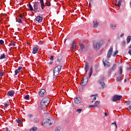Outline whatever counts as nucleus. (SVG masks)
<instances>
[{
  "label": "nucleus",
  "instance_id": "obj_54",
  "mask_svg": "<svg viewBox=\"0 0 131 131\" xmlns=\"http://www.w3.org/2000/svg\"><path fill=\"white\" fill-rule=\"evenodd\" d=\"M22 69V67H19V68L17 69L20 72V70H21Z\"/></svg>",
  "mask_w": 131,
  "mask_h": 131
},
{
  "label": "nucleus",
  "instance_id": "obj_30",
  "mask_svg": "<svg viewBox=\"0 0 131 131\" xmlns=\"http://www.w3.org/2000/svg\"><path fill=\"white\" fill-rule=\"evenodd\" d=\"M37 130V127H33L31 129L30 131H36Z\"/></svg>",
  "mask_w": 131,
  "mask_h": 131
},
{
  "label": "nucleus",
  "instance_id": "obj_48",
  "mask_svg": "<svg viewBox=\"0 0 131 131\" xmlns=\"http://www.w3.org/2000/svg\"><path fill=\"white\" fill-rule=\"evenodd\" d=\"M54 131H60V127H57Z\"/></svg>",
  "mask_w": 131,
  "mask_h": 131
},
{
  "label": "nucleus",
  "instance_id": "obj_34",
  "mask_svg": "<svg viewBox=\"0 0 131 131\" xmlns=\"http://www.w3.org/2000/svg\"><path fill=\"white\" fill-rule=\"evenodd\" d=\"M19 72H20V71L18 69H16L15 70L14 75H17V74H18V73H19Z\"/></svg>",
  "mask_w": 131,
  "mask_h": 131
},
{
  "label": "nucleus",
  "instance_id": "obj_7",
  "mask_svg": "<svg viewBox=\"0 0 131 131\" xmlns=\"http://www.w3.org/2000/svg\"><path fill=\"white\" fill-rule=\"evenodd\" d=\"M122 98V96L115 95L113 98V102H116L117 101H120Z\"/></svg>",
  "mask_w": 131,
  "mask_h": 131
},
{
  "label": "nucleus",
  "instance_id": "obj_53",
  "mask_svg": "<svg viewBox=\"0 0 131 131\" xmlns=\"http://www.w3.org/2000/svg\"><path fill=\"white\" fill-rule=\"evenodd\" d=\"M96 100H97V97L95 96L93 99V101H96Z\"/></svg>",
  "mask_w": 131,
  "mask_h": 131
},
{
  "label": "nucleus",
  "instance_id": "obj_37",
  "mask_svg": "<svg viewBox=\"0 0 131 131\" xmlns=\"http://www.w3.org/2000/svg\"><path fill=\"white\" fill-rule=\"evenodd\" d=\"M25 99L26 100H29V95H27L26 96H25Z\"/></svg>",
  "mask_w": 131,
  "mask_h": 131
},
{
  "label": "nucleus",
  "instance_id": "obj_22",
  "mask_svg": "<svg viewBox=\"0 0 131 131\" xmlns=\"http://www.w3.org/2000/svg\"><path fill=\"white\" fill-rule=\"evenodd\" d=\"M27 6L29 8L30 11H34V9H33V7H32V5H31L30 3H29V4H28Z\"/></svg>",
  "mask_w": 131,
  "mask_h": 131
},
{
  "label": "nucleus",
  "instance_id": "obj_12",
  "mask_svg": "<svg viewBox=\"0 0 131 131\" xmlns=\"http://www.w3.org/2000/svg\"><path fill=\"white\" fill-rule=\"evenodd\" d=\"M86 78L87 79L86 80L85 82H84V78H82L81 84H80L81 86H84V85H85V84L88 83V81H89V79H88V77Z\"/></svg>",
  "mask_w": 131,
  "mask_h": 131
},
{
  "label": "nucleus",
  "instance_id": "obj_52",
  "mask_svg": "<svg viewBox=\"0 0 131 131\" xmlns=\"http://www.w3.org/2000/svg\"><path fill=\"white\" fill-rule=\"evenodd\" d=\"M122 45L123 46H125V41H123L122 42Z\"/></svg>",
  "mask_w": 131,
  "mask_h": 131
},
{
  "label": "nucleus",
  "instance_id": "obj_32",
  "mask_svg": "<svg viewBox=\"0 0 131 131\" xmlns=\"http://www.w3.org/2000/svg\"><path fill=\"white\" fill-rule=\"evenodd\" d=\"M10 46H12V47H15L16 46V43L15 42L11 41L10 43Z\"/></svg>",
  "mask_w": 131,
  "mask_h": 131
},
{
  "label": "nucleus",
  "instance_id": "obj_16",
  "mask_svg": "<svg viewBox=\"0 0 131 131\" xmlns=\"http://www.w3.org/2000/svg\"><path fill=\"white\" fill-rule=\"evenodd\" d=\"M36 21H37L38 23H40L42 21V17L39 16H37L35 18Z\"/></svg>",
  "mask_w": 131,
  "mask_h": 131
},
{
  "label": "nucleus",
  "instance_id": "obj_3",
  "mask_svg": "<svg viewBox=\"0 0 131 131\" xmlns=\"http://www.w3.org/2000/svg\"><path fill=\"white\" fill-rule=\"evenodd\" d=\"M54 124H55V119H54L53 118L47 119L46 122H44V124L46 126H48V125H51Z\"/></svg>",
  "mask_w": 131,
  "mask_h": 131
},
{
  "label": "nucleus",
  "instance_id": "obj_10",
  "mask_svg": "<svg viewBox=\"0 0 131 131\" xmlns=\"http://www.w3.org/2000/svg\"><path fill=\"white\" fill-rule=\"evenodd\" d=\"M116 67H117L116 64H114L113 65V66L112 67V68H110V69H109V70L107 71V73H108V74L111 73V72H112V71H114V70H115V69H116Z\"/></svg>",
  "mask_w": 131,
  "mask_h": 131
},
{
  "label": "nucleus",
  "instance_id": "obj_35",
  "mask_svg": "<svg viewBox=\"0 0 131 131\" xmlns=\"http://www.w3.org/2000/svg\"><path fill=\"white\" fill-rule=\"evenodd\" d=\"M122 76H120V77L117 78V80L118 81H120L121 80Z\"/></svg>",
  "mask_w": 131,
  "mask_h": 131
},
{
  "label": "nucleus",
  "instance_id": "obj_24",
  "mask_svg": "<svg viewBox=\"0 0 131 131\" xmlns=\"http://www.w3.org/2000/svg\"><path fill=\"white\" fill-rule=\"evenodd\" d=\"M130 40H131V36H128L126 38V43H129V42H130Z\"/></svg>",
  "mask_w": 131,
  "mask_h": 131
},
{
  "label": "nucleus",
  "instance_id": "obj_25",
  "mask_svg": "<svg viewBox=\"0 0 131 131\" xmlns=\"http://www.w3.org/2000/svg\"><path fill=\"white\" fill-rule=\"evenodd\" d=\"M33 122L34 123H38L39 122V119L37 118L34 119Z\"/></svg>",
  "mask_w": 131,
  "mask_h": 131
},
{
  "label": "nucleus",
  "instance_id": "obj_60",
  "mask_svg": "<svg viewBox=\"0 0 131 131\" xmlns=\"http://www.w3.org/2000/svg\"><path fill=\"white\" fill-rule=\"evenodd\" d=\"M53 61H50L49 64L51 65V64H53Z\"/></svg>",
  "mask_w": 131,
  "mask_h": 131
},
{
  "label": "nucleus",
  "instance_id": "obj_51",
  "mask_svg": "<svg viewBox=\"0 0 131 131\" xmlns=\"http://www.w3.org/2000/svg\"><path fill=\"white\" fill-rule=\"evenodd\" d=\"M3 75H4V73L3 72H0V77L3 76Z\"/></svg>",
  "mask_w": 131,
  "mask_h": 131
},
{
  "label": "nucleus",
  "instance_id": "obj_41",
  "mask_svg": "<svg viewBox=\"0 0 131 131\" xmlns=\"http://www.w3.org/2000/svg\"><path fill=\"white\" fill-rule=\"evenodd\" d=\"M4 105H5V108H7L8 106H10V104L9 103H5Z\"/></svg>",
  "mask_w": 131,
  "mask_h": 131
},
{
  "label": "nucleus",
  "instance_id": "obj_18",
  "mask_svg": "<svg viewBox=\"0 0 131 131\" xmlns=\"http://www.w3.org/2000/svg\"><path fill=\"white\" fill-rule=\"evenodd\" d=\"M99 83L101 85L102 89H104V88H106V84L104 82L101 81V80L98 81Z\"/></svg>",
  "mask_w": 131,
  "mask_h": 131
},
{
  "label": "nucleus",
  "instance_id": "obj_57",
  "mask_svg": "<svg viewBox=\"0 0 131 131\" xmlns=\"http://www.w3.org/2000/svg\"><path fill=\"white\" fill-rule=\"evenodd\" d=\"M128 110H131V105L128 107Z\"/></svg>",
  "mask_w": 131,
  "mask_h": 131
},
{
  "label": "nucleus",
  "instance_id": "obj_58",
  "mask_svg": "<svg viewBox=\"0 0 131 131\" xmlns=\"http://www.w3.org/2000/svg\"><path fill=\"white\" fill-rule=\"evenodd\" d=\"M127 80H128V79H125L124 80V82H125L126 81H127Z\"/></svg>",
  "mask_w": 131,
  "mask_h": 131
},
{
  "label": "nucleus",
  "instance_id": "obj_15",
  "mask_svg": "<svg viewBox=\"0 0 131 131\" xmlns=\"http://www.w3.org/2000/svg\"><path fill=\"white\" fill-rule=\"evenodd\" d=\"M74 102L76 104H79V103L81 102V98L80 97H77L75 99Z\"/></svg>",
  "mask_w": 131,
  "mask_h": 131
},
{
  "label": "nucleus",
  "instance_id": "obj_63",
  "mask_svg": "<svg viewBox=\"0 0 131 131\" xmlns=\"http://www.w3.org/2000/svg\"><path fill=\"white\" fill-rule=\"evenodd\" d=\"M128 49H131V45L128 47Z\"/></svg>",
  "mask_w": 131,
  "mask_h": 131
},
{
  "label": "nucleus",
  "instance_id": "obj_36",
  "mask_svg": "<svg viewBox=\"0 0 131 131\" xmlns=\"http://www.w3.org/2000/svg\"><path fill=\"white\" fill-rule=\"evenodd\" d=\"M119 70H120V73L119 74L120 75L122 74V68H121V67H119Z\"/></svg>",
  "mask_w": 131,
  "mask_h": 131
},
{
  "label": "nucleus",
  "instance_id": "obj_62",
  "mask_svg": "<svg viewBox=\"0 0 131 131\" xmlns=\"http://www.w3.org/2000/svg\"><path fill=\"white\" fill-rule=\"evenodd\" d=\"M44 111V114H46V113H47V111Z\"/></svg>",
  "mask_w": 131,
  "mask_h": 131
},
{
  "label": "nucleus",
  "instance_id": "obj_26",
  "mask_svg": "<svg viewBox=\"0 0 131 131\" xmlns=\"http://www.w3.org/2000/svg\"><path fill=\"white\" fill-rule=\"evenodd\" d=\"M3 59H6V54H5V53H3L0 56V60H2Z\"/></svg>",
  "mask_w": 131,
  "mask_h": 131
},
{
  "label": "nucleus",
  "instance_id": "obj_47",
  "mask_svg": "<svg viewBox=\"0 0 131 131\" xmlns=\"http://www.w3.org/2000/svg\"><path fill=\"white\" fill-rule=\"evenodd\" d=\"M118 3L119 5H121V3H122V0H118Z\"/></svg>",
  "mask_w": 131,
  "mask_h": 131
},
{
  "label": "nucleus",
  "instance_id": "obj_8",
  "mask_svg": "<svg viewBox=\"0 0 131 131\" xmlns=\"http://www.w3.org/2000/svg\"><path fill=\"white\" fill-rule=\"evenodd\" d=\"M71 48L72 49V52H75V49L76 48V43H74V41H73L71 45Z\"/></svg>",
  "mask_w": 131,
  "mask_h": 131
},
{
  "label": "nucleus",
  "instance_id": "obj_38",
  "mask_svg": "<svg viewBox=\"0 0 131 131\" xmlns=\"http://www.w3.org/2000/svg\"><path fill=\"white\" fill-rule=\"evenodd\" d=\"M81 111H82V109L81 108H79L77 110V112H78V113H81Z\"/></svg>",
  "mask_w": 131,
  "mask_h": 131
},
{
  "label": "nucleus",
  "instance_id": "obj_27",
  "mask_svg": "<svg viewBox=\"0 0 131 131\" xmlns=\"http://www.w3.org/2000/svg\"><path fill=\"white\" fill-rule=\"evenodd\" d=\"M45 5L47 6V7H51V2L47 1L46 3H45Z\"/></svg>",
  "mask_w": 131,
  "mask_h": 131
},
{
  "label": "nucleus",
  "instance_id": "obj_1",
  "mask_svg": "<svg viewBox=\"0 0 131 131\" xmlns=\"http://www.w3.org/2000/svg\"><path fill=\"white\" fill-rule=\"evenodd\" d=\"M50 104V98L48 97L43 98L40 102V105L42 107H47Z\"/></svg>",
  "mask_w": 131,
  "mask_h": 131
},
{
  "label": "nucleus",
  "instance_id": "obj_20",
  "mask_svg": "<svg viewBox=\"0 0 131 131\" xmlns=\"http://www.w3.org/2000/svg\"><path fill=\"white\" fill-rule=\"evenodd\" d=\"M40 3L41 5V8L42 10L45 9V3L43 2V0H40Z\"/></svg>",
  "mask_w": 131,
  "mask_h": 131
},
{
  "label": "nucleus",
  "instance_id": "obj_6",
  "mask_svg": "<svg viewBox=\"0 0 131 131\" xmlns=\"http://www.w3.org/2000/svg\"><path fill=\"white\" fill-rule=\"evenodd\" d=\"M101 42H93V47H94V49L95 50H99V49H100V48H101Z\"/></svg>",
  "mask_w": 131,
  "mask_h": 131
},
{
  "label": "nucleus",
  "instance_id": "obj_49",
  "mask_svg": "<svg viewBox=\"0 0 131 131\" xmlns=\"http://www.w3.org/2000/svg\"><path fill=\"white\" fill-rule=\"evenodd\" d=\"M4 41L3 40H0V45H4Z\"/></svg>",
  "mask_w": 131,
  "mask_h": 131
},
{
  "label": "nucleus",
  "instance_id": "obj_17",
  "mask_svg": "<svg viewBox=\"0 0 131 131\" xmlns=\"http://www.w3.org/2000/svg\"><path fill=\"white\" fill-rule=\"evenodd\" d=\"M99 26V22H98V20H95L93 21V27L94 28H97L98 26Z\"/></svg>",
  "mask_w": 131,
  "mask_h": 131
},
{
  "label": "nucleus",
  "instance_id": "obj_23",
  "mask_svg": "<svg viewBox=\"0 0 131 131\" xmlns=\"http://www.w3.org/2000/svg\"><path fill=\"white\" fill-rule=\"evenodd\" d=\"M84 49V45H83L80 47L79 49V52L80 53H82Z\"/></svg>",
  "mask_w": 131,
  "mask_h": 131
},
{
  "label": "nucleus",
  "instance_id": "obj_40",
  "mask_svg": "<svg viewBox=\"0 0 131 131\" xmlns=\"http://www.w3.org/2000/svg\"><path fill=\"white\" fill-rule=\"evenodd\" d=\"M16 121L17 123H19V124L22 123V121H21V120L18 119V120H16Z\"/></svg>",
  "mask_w": 131,
  "mask_h": 131
},
{
  "label": "nucleus",
  "instance_id": "obj_5",
  "mask_svg": "<svg viewBox=\"0 0 131 131\" xmlns=\"http://www.w3.org/2000/svg\"><path fill=\"white\" fill-rule=\"evenodd\" d=\"M113 53V47H111L109 49L108 51H107V54L106 56L107 59H110V58H111Z\"/></svg>",
  "mask_w": 131,
  "mask_h": 131
},
{
  "label": "nucleus",
  "instance_id": "obj_50",
  "mask_svg": "<svg viewBox=\"0 0 131 131\" xmlns=\"http://www.w3.org/2000/svg\"><path fill=\"white\" fill-rule=\"evenodd\" d=\"M96 107L95 105H90L89 108H95Z\"/></svg>",
  "mask_w": 131,
  "mask_h": 131
},
{
  "label": "nucleus",
  "instance_id": "obj_21",
  "mask_svg": "<svg viewBox=\"0 0 131 131\" xmlns=\"http://www.w3.org/2000/svg\"><path fill=\"white\" fill-rule=\"evenodd\" d=\"M92 74H93V67H91L90 69V72L89 73V78H91V77L92 76Z\"/></svg>",
  "mask_w": 131,
  "mask_h": 131
},
{
  "label": "nucleus",
  "instance_id": "obj_64",
  "mask_svg": "<svg viewBox=\"0 0 131 131\" xmlns=\"http://www.w3.org/2000/svg\"><path fill=\"white\" fill-rule=\"evenodd\" d=\"M39 110H41V107H39Z\"/></svg>",
  "mask_w": 131,
  "mask_h": 131
},
{
  "label": "nucleus",
  "instance_id": "obj_45",
  "mask_svg": "<svg viewBox=\"0 0 131 131\" xmlns=\"http://www.w3.org/2000/svg\"><path fill=\"white\" fill-rule=\"evenodd\" d=\"M61 62V59H60V58H57V63H58V64H60V63Z\"/></svg>",
  "mask_w": 131,
  "mask_h": 131
},
{
  "label": "nucleus",
  "instance_id": "obj_28",
  "mask_svg": "<svg viewBox=\"0 0 131 131\" xmlns=\"http://www.w3.org/2000/svg\"><path fill=\"white\" fill-rule=\"evenodd\" d=\"M16 22H18V23H20V24H23V22H22V19L21 18H18L16 19Z\"/></svg>",
  "mask_w": 131,
  "mask_h": 131
},
{
  "label": "nucleus",
  "instance_id": "obj_11",
  "mask_svg": "<svg viewBox=\"0 0 131 131\" xmlns=\"http://www.w3.org/2000/svg\"><path fill=\"white\" fill-rule=\"evenodd\" d=\"M84 70L85 72H88L90 70V63L86 62L84 64Z\"/></svg>",
  "mask_w": 131,
  "mask_h": 131
},
{
  "label": "nucleus",
  "instance_id": "obj_39",
  "mask_svg": "<svg viewBox=\"0 0 131 131\" xmlns=\"http://www.w3.org/2000/svg\"><path fill=\"white\" fill-rule=\"evenodd\" d=\"M50 60H51V61H53L54 60V56L51 55L50 57Z\"/></svg>",
  "mask_w": 131,
  "mask_h": 131
},
{
  "label": "nucleus",
  "instance_id": "obj_13",
  "mask_svg": "<svg viewBox=\"0 0 131 131\" xmlns=\"http://www.w3.org/2000/svg\"><path fill=\"white\" fill-rule=\"evenodd\" d=\"M45 94H46V90L45 89H41L40 90L39 94L40 97H43V96H45Z\"/></svg>",
  "mask_w": 131,
  "mask_h": 131
},
{
  "label": "nucleus",
  "instance_id": "obj_2",
  "mask_svg": "<svg viewBox=\"0 0 131 131\" xmlns=\"http://www.w3.org/2000/svg\"><path fill=\"white\" fill-rule=\"evenodd\" d=\"M61 69H62V66L58 65L55 67L53 69V74L54 76H58L59 73H60V71H61Z\"/></svg>",
  "mask_w": 131,
  "mask_h": 131
},
{
  "label": "nucleus",
  "instance_id": "obj_29",
  "mask_svg": "<svg viewBox=\"0 0 131 131\" xmlns=\"http://www.w3.org/2000/svg\"><path fill=\"white\" fill-rule=\"evenodd\" d=\"M112 125L113 126H114V127H115V128H117V124H116V123H115V122L112 123Z\"/></svg>",
  "mask_w": 131,
  "mask_h": 131
},
{
  "label": "nucleus",
  "instance_id": "obj_61",
  "mask_svg": "<svg viewBox=\"0 0 131 131\" xmlns=\"http://www.w3.org/2000/svg\"><path fill=\"white\" fill-rule=\"evenodd\" d=\"M128 70H131V66H130L128 68Z\"/></svg>",
  "mask_w": 131,
  "mask_h": 131
},
{
  "label": "nucleus",
  "instance_id": "obj_56",
  "mask_svg": "<svg viewBox=\"0 0 131 131\" xmlns=\"http://www.w3.org/2000/svg\"><path fill=\"white\" fill-rule=\"evenodd\" d=\"M108 114L107 113H104V116L106 117V116H108Z\"/></svg>",
  "mask_w": 131,
  "mask_h": 131
},
{
  "label": "nucleus",
  "instance_id": "obj_55",
  "mask_svg": "<svg viewBox=\"0 0 131 131\" xmlns=\"http://www.w3.org/2000/svg\"><path fill=\"white\" fill-rule=\"evenodd\" d=\"M117 6H118V7H119V8H120V7H121V4L119 5V3H118V4H117Z\"/></svg>",
  "mask_w": 131,
  "mask_h": 131
},
{
  "label": "nucleus",
  "instance_id": "obj_14",
  "mask_svg": "<svg viewBox=\"0 0 131 131\" xmlns=\"http://www.w3.org/2000/svg\"><path fill=\"white\" fill-rule=\"evenodd\" d=\"M103 63L104 67H106V66H107V67H110V66L111 65V63L107 60H106L105 62L104 61V60H103Z\"/></svg>",
  "mask_w": 131,
  "mask_h": 131
},
{
  "label": "nucleus",
  "instance_id": "obj_43",
  "mask_svg": "<svg viewBox=\"0 0 131 131\" xmlns=\"http://www.w3.org/2000/svg\"><path fill=\"white\" fill-rule=\"evenodd\" d=\"M104 79H105V77H100V79L99 80H100V81H103Z\"/></svg>",
  "mask_w": 131,
  "mask_h": 131
},
{
  "label": "nucleus",
  "instance_id": "obj_33",
  "mask_svg": "<svg viewBox=\"0 0 131 131\" xmlns=\"http://www.w3.org/2000/svg\"><path fill=\"white\" fill-rule=\"evenodd\" d=\"M117 54H118V50H116L115 52L113 54V57H115V56H116Z\"/></svg>",
  "mask_w": 131,
  "mask_h": 131
},
{
  "label": "nucleus",
  "instance_id": "obj_44",
  "mask_svg": "<svg viewBox=\"0 0 131 131\" xmlns=\"http://www.w3.org/2000/svg\"><path fill=\"white\" fill-rule=\"evenodd\" d=\"M28 116L30 118H31L32 117H33V116L32 115V114H28Z\"/></svg>",
  "mask_w": 131,
  "mask_h": 131
},
{
  "label": "nucleus",
  "instance_id": "obj_19",
  "mask_svg": "<svg viewBox=\"0 0 131 131\" xmlns=\"http://www.w3.org/2000/svg\"><path fill=\"white\" fill-rule=\"evenodd\" d=\"M38 50H39L38 47H34L33 49L32 53L33 54H37V52H38Z\"/></svg>",
  "mask_w": 131,
  "mask_h": 131
},
{
  "label": "nucleus",
  "instance_id": "obj_59",
  "mask_svg": "<svg viewBox=\"0 0 131 131\" xmlns=\"http://www.w3.org/2000/svg\"><path fill=\"white\" fill-rule=\"evenodd\" d=\"M124 34H122L120 35V37H122V36H123Z\"/></svg>",
  "mask_w": 131,
  "mask_h": 131
},
{
  "label": "nucleus",
  "instance_id": "obj_9",
  "mask_svg": "<svg viewBox=\"0 0 131 131\" xmlns=\"http://www.w3.org/2000/svg\"><path fill=\"white\" fill-rule=\"evenodd\" d=\"M14 95H15V91H14V90H10L8 91L7 94L8 97H13Z\"/></svg>",
  "mask_w": 131,
  "mask_h": 131
},
{
  "label": "nucleus",
  "instance_id": "obj_42",
  "mask_svg": "<svg viewBox=\"0 0 131 131\" xmlns=\"http://www.w3.org/2000/svg\"><path fill=\"white\" fill-rule=\"evenodd\" d=\"M99 104H100V101H97L95 103V105H96V106H97V105H99Z\"/></svg>",
  "mask_w": 131,
  "mask_h": 131
},
{
  "label": "nucleus",
  "instance_id": "obj_46",
  "mask_svg": "<svg viewBox=\"0 0 131 131\" xmlns=\"http://www.w3.org/2000/svg\"><path fill=\"white\" fill-rule=\"evenodd\" d=\"M19 18H20L21 19L24 18V16L22 15L21 14L19 15Z\"/></svg>",
  "mask_w": 131,
  "mask_h": 131
},
{
  "label": "nucleus",
  "instance_id": "obj_4",
  "mask_svg": "<svg viewBox=\"0 0 131 131\" xmlns=\"http://www.w3.org/2000/svg\"><path fill=\"white\" fill-rule=\"evenodd\" d=\"M33 4L34 11L36 12L38 10H40V4H39V2H35Z\"/></svg>",
  "mask_w": 131,
  "mask_h": 131
},
{
  "label": "nucleus",
  "instance_id": "obj_31",
  "mask_svg": "<svg viewBox=\"0 0 131 131\" xmlns=\"http://www.w3.org/2000/svg\"><path fill=\"white\" fill-rule=\"evenodd\" d=\"M111 28L113 29V30L116 28V25H114L113 24L111 25Z\"/></svg>",
  "mask_w": 131,
  "mask_h": 131
}]
</instances>
